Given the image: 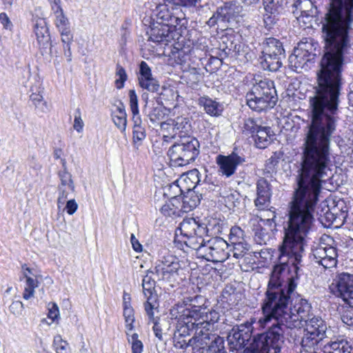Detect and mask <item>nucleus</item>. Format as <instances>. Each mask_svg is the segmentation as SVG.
Wrapping results in <instances>:
<instances>
[{
  "mask_svg": "<svg viewBox=\"0 0 353 353\" xmlns=\"http://www.w3.org/2000/svg\"><path fill=\"white\" fill-rule=\"evenodd\" d=\"M55 15L54 23L58 28L70 25L68 19L64 14L63 10L54 12Z\"/></svg>",
  "mask_w": 353,
  "mask_h": 353,
  "instance_id": "54",
  "label": "nucleus"
},
{
  "mask_svg": "<svg viewBox=\"0 0 353 353\" xmlns=\"http://www.w3.org/2000/svg\"><path fill=\"white\" fill-rule=\"evenodd\" d=\"M155 272L148 271L147 274L143 277L142 281L143 292L146 298L144 303L145 311H149L151 308H158L159 303L157 302V294L155 292V281L150 274H154Z\"/></svg>",
  "mask_w": 353,
  "mask_h": 353,
  "instance_id": "20",
  "label": "nucleus"
},
{
  "mask_svg": "<svg viewBox=\"0 0 353 353\" xmlns=\"http://www.w3.org/2000/svg\"><path fill=\"white\" fill-rule=\"evenodd\" d=\"M234 247V256L236 259L242 257L250 248V245L246 242L236 243L232 244Z\"/></svg>",
  "mask_w": 353,
  "mask_h": 353,
  "instance_id": "50",
  "label": "nucleus"
},
{
  "mask_svg": "<svg viewBox=\"0 0 353 353\" xmlns=\"http://www.w3.org/2000/svg\"><path fill=\"white\" fill-rule=\"evenodd\" d=\"M292 294H290L287 307L281 312L282 313L265 312V308H263L261 309L263 316L259 320V323L262 327H265L268 323L273 321L268 329L270 332L279 334L283 344H284L285 328L292 330L301 327L303 325L302 321L305 322L312 316L310 314L311 305L306 299H301L300 302L294 306V311L296 312V314L292 312L290 306L292 301Z\"/></svg>",
  "mask_w": 353,
  "mask_h": 353,
  "instance_id": "4",
  "label": "nucleus"
},
{
  "mask_svg": "<svg viewBox=\"0 0 353 353\" xmlns=\"http://www.w3.org/2000/svg\"><path fill=\"white\" fill-rule=\"evenodd\" d=\"M223 199L225 206L229 209L239 208L241 203L242 196L239 192L234 190L223 196Z\"/></svg>",
  "mask_w": 353,
  "mask_h": 353,
  "instance_id": "39",
  "label": "nucleus"
},
{
  "mask_svg": "<svg viewBox=\"0 0 353 353\" xmlns=\"http://www.w3.org/2000/svg\"><path fill=\"white\" fill-rule=\"evenodd\" d=\"M223 340L219 336H213V338L207 350L210 353H227L223 350Z\"/></svg>",
  "mask_w": 353,
  "mask_h": 353,
  "instance_id": "44",
  "label": "nucleus"
},
{
  "mask_svg": "<svg viewBox=\"0 0 353 353\" xmlns=\"http://www.w3.org/2000/svg\"><path fill=\"white\" fill-rule=\"evenodd\" d=\"M59 177L61 179V185L62 187H65L66 185L72 190H74V185L73 184V181L71 178V174L68 171H63L59 172Z\"/></svg>",
  "mask_w": 353,
  "mask_h": 353,
  "instance_id": "52",
  "label": "nucleus"
},
{
  "mask_svg": "<svg viewBox=\"0 0 353 353\" xmlns=\"http://www.w3.org/2000/svg\"><path fill=\"white\" fill-rule=\"evenodd\" d=\"M300 161L289 203L288 226L281 245L304 254L314 226V213L332 165V141L337 132L339 105L310 96Z\"/></svg>",
  "mask_w": 353,
  "mask_h": 353,
  "instance_id": "1",
  "label": "nucleus"
},
{
  "mask_svg": "<svg viewBox=\"0 0 353 353\" xmlns=\"http://www.w3.org/2000/svg\"><path fill=\"white\" fill-rule=\"evenodd\" d=\"M192 324L187 325H176V330L174 333L173 343L174 346L176 349L186 350L188 347H192L194 349L196 347H199L203 343L207 344L205 341V339L210 340L208 333H204L202 330L199 332H195V336L189 338L191 333L194 331L192 330Z\"/></svg>",
  "mask_w": 353,
  "mask_h": 353,
  "instance_id": "11",
  "label": "nucleus"
},
{
  "mask_svg": "<svg viewBox=\"0 0 353 353\" xmlns=\"http://www.w3.org/2000/svg\"><path fill=\"white\" fill-rule=\"evenodd\" d=\"M283 345L279 334L267 329L265 332L253 336L250 345L243 350V353H281Z\"/></svg>",
  "mask_w": 353,
  "mask_h": 353,
  "instance_id": "8",
  "label": "nucleus"
},
{
  "mask_svg": "<svg viewBox=\"0 0 353 353\" xmlns=\"http://www.w3.org/2000/svg\"><path fill=\"white\" fill-rule=\"evenodd\" d=\"M243 129L251 134L254 145L259 149L266 148L273 141L274 133L269 126L262 125L261 119L248 118L245 120Z\"/></svg>",
  "mask_w": 353,
  "mask_h": 353,
  "instance_id": "12",
  "label": "nucleus"
},
{
  "mask_svg": "<svg viewBox=\"0 0 353 353\" xmlns=\"http://www.w3.org/2000/svg\"><path fill=\"white\" fill-rule=\"evenodd\" d=\"M130 106L132 113H139L138 97L134 90L129 91Z\"/></svg>",
  "mask_w": 353,
  "mask_h": 353,
  "instance_id": "58",
  "label": "nucleus"
},
{
  "mask_svg": "<svg viewBox=\"0 0 353 353\" xmlns=\"http://www.w3.org/2000/svg\"><path fill=\"white\" fill-rule=\"evenodd\" d=\"M324 348V353H352L353 350L351 343L345 339L331 341Z\"/></svg>",
  "mask_w": 353,
  "mask_h": 353,
  "instance_id": "34",
  "label": "nucleus"
},
{
  "mask_svg": "<svg viewBox=\"0 0 353 353\" xmlns=\"http://www.w3.org/2000/svg\"><path fill=\"white\" fill-rule=\"evenodd\" d=\"M73 127L78 132H81L83 130V121L81 117V110L79 108H77L75 111Z\"/></svg>",
  "mask_w": 353,
  "mask_h": 353,
  "instance_id": "61",
  "label": "nucleus"
},
{
  "mask_svg": "<svg viewBox=\"0 0 353 353\" xmlns=\"http://www.w3.org/2000/svg\"><path fill=\"white\" fill-rule=\"evenodd\" d=\"M0 23L4 29L11 30L13 28V24L6 12L0 13Z\"/></svg>",
  "mask_w": 353,
  "mask_h": 353,
  "instance_id": "63",
  "label": "nucleus"
},
{
  "mask_svg": "<svg viewBox=\"0 0 353 353\" xmlns=\"http://www.w3.org/2000/svg\"><path fill=\"white\" fill-rule=\"evenodd\" d=\"M148 34L149 40L155 43H164L165 45L176 39L175 32H172L170 28L164 23H154Z\"/></svg>",
  "mask_w": 353,
  "mask_h": 353,
  "instance_id": "23",
  "label": "nucleus"
},
{
  "mask_svg": "<svg viewBox=\"0 0 353 353\" xmlns=\"http://www.w3.org/2000/svg\"><path fill=\"white\" fill-rule=\"evenodd\" d=\"M157 309V308H151V310H149L148 312L145 311V313L148 316L149 322H151L154 324L153 331L156 337H157L160 341H162V329L159 322V318L154 317V310Z\"/></svg>",
  "mask_w": 353,
  "mask_h": 353,
  "instance_id": "42",
  "label": "nucleus"
},
{
  "mask_svg": "<svg viewBox=\"0 0 353 353\" xmlns=\"http://www.w3.org/2000/svg\"><path fill=\"white\" fill-rule=\"evenodd\" d=\"M112 121L114 125L122 132H125L127 125V117L112 116Z\"/></svg>",
  "mask_w": 353,
  "mask_h": 353,
  "instance_id": "59",
  "label": "nucleus"
},
{
  "mask_svg": "<svg viewBox=\"0 0 353 353\" xmlns=\"http://www.w3.org/2000/svg\"><path fill=\"white\" fill-rule=\"evenodd\" d=\"M30 100L32 103L37 113H46L49 111L48 105L46 101H44L41 92H32L30 97Z\"/></svg>",
  "mask_w": 353,
  "mask_h": 353,
  "instance_id": "38",
  "label": "nucleus"
},
{
  "mask_svg": "<svg viewBox=\"0 0 353 353\" xmlns=\"http://www.w3.org/2000/svg\"><path fill=\"white\" fill-rule=\"evenodd\" d=\"M115 76L117 77L114 81L116 88L119 90L122 89L128 79V75L124 68L119 63L117 64Z\"/></svg>",
  "mask_w": 353,
  "mask_h": 353,
  "instance_id": "43",
  "label": "nucleus"
},
{
  "mask_svg": "<svg viewBox=\"0 0 353 353\" xmlns=\"http://www.w3.org/2000/svg\"><path fill=\"white\" fill-rule=\"evenodd\" d=\"M257 197L254 201L255 205L260 210L268 208L270 203L272 195L270 184L264 178H261L256 183Z\"/></svg>",
  "mask_w": 353,
  "mask_h": 353,
  "instance_id": "25",
  "label": "nucleus"
},
{
  "mask_svg": "<svg viewBox=\"0 0 353 353\" xmlns=\"http://www.w3.org/2000/svg\"><path fill=\"white\" fill-rule=\"evenodd\" d=\"M220 48L226 56L235 57L241 62L245 63L251 58L250 53L244 54L240 51L241 46L234 34L222 36Z\"/></svg>",
  "mask_w": 353,
  "mask_h": 353,
  "instance_id": "18",
  "label": "nucleus"
},
{
  "mask_svg": "<svg viewBox=\"0 0 353 353\" xmlns=\"http://www.w3.org/2000/svg\"><path fill=\"white\" fill-rule=\"evenodd\" d=\"M294 8L299 10L300 17L309 18L316 13V8L311 0H296L292 4Z\"/></svg>",
  "mask_w": 353,
  "mask_h": 353,
  "instance_id": "37",
  "label": "nucleus"
},
{
  "mask_svg": "<svg viewBox=\"0 0 353 353\" xmlns=\"http://www.w3.org/2000/svg\"><path fill=\"white\" fill-rule=\"evenodd\" d=\"M190 303H187L185 300L179 301L171 307L169 315L172 319L177 321L176 325H186L190 314L189 307Z\"/></svg>",
  "mask_w": 353,
  "mask_h": 353,
  "instance_id": "26",
  "label": "nucleus"
},
{
  "mask_svg": "<svg viewBox=\"0 0 353 353\" xmlns=\"http://www.w3.org/2000/svg\"><path fill=\"white\" fill-rule=\"evenodd\" d=\"M261 59H262L261 63L264 70L276 72L282 66L285 55L263 54Z\"/></svg>",
  "mask_w": 353,
  "mask_h": 353,
  "instance_id": "33",
  "label": "nucleus"
},
{
  "mask_svg": "<svg viewBox=\"0 0 353 353\" xmlns=\"http://www.w3.org/2000/svg\"><path fill=\"white\" fill-rule=\"evenodd\" d=\"M252 325L249 323L233 326L228 334L230 350L233 352L244 350L252 337Z\"/></svg>",
  "mask_w": 353,
  "mask_h": 353,
  "instance_id": "13",
  "label": "nucleus"
},
{
  "mask_svg": "<svg viewBox=\"0 0 353 353\" xmlns=\"http://www.w3.org/2000/svg\"><path fill=\"white\" fill-rule=\"evenodd\" d=\"M58 30L61 34L62 43H68L73 41V34L71 32L70 25L61 27V28H58Z\"/></svg>",
  "mask_w": 353,
  "mask_h": 353,
  "instance_id": "55",
  "label": "nucleus"
},
{
  "mask_svg": "<svg viewBox=\"0 0 353 353\" xmlns=\"http://www.w3.org/2000/svg\"><path fill=\"white\" fill-rule=\"evenodd\" d=\"M252 230L254 233V241L257 244L265 245L270 239V228H267L259 223V221L255 219L252 223Z\"/></svg>",
  "mask_w": 353,
  "mask_h": 353,
  "instance_id": "35",
  "label": "nucleus"
},
{
  "mask_svg": "<svg viewBox=\"0 0 353 353\" xmlns=\"http://www.w3.org/2000/svg\"><path fill=\"white\" fill-rule=\"evenodd\" d=\"M201 0H164L165 3L183 7H195Z\"/></svg>",
  "mask_w": 353,
  "mask_h": 353,
  "instance_id": "53",
  "label": "nucleus"
},
{
  "mask_svg": "<svg viewBox=\"0 0 353 353\" xmlns=\"http://www.w3.org/2000/svg\"><path fill=\"white\" fill-rule=\"evenodd\" d=\"M59 195L57 199V206L58 208H61L62 205H63L67 201L68 192L65 190V188L62 186L59 187Z\"/></svg>",
  "mask_w": 353,
  "mask_h": 353,
  "instance_id": "62",
  "label": "nucleus"
},
{
  "mask_svg": "<svg viewBox=\"0 0 353 353\" xmlns=\"http://www.w3.org/2000/svg\"><path fill=\"white\" fill-rule=\"evenodd\" d=\"M305 331L324 339L326 336L327 325L319 316H312L305 321Z\"/></svg>",
  "mask_w": 353,
  "mask_h": 353,
  "instance_id": "27",
  "label": "nucleus"
},
{
  "mask_svg": "<svg viewBox=\"0 0 353 353\" xmlns=\"http://www.w3.org/2000/svg\"><path fill=\"white\" fill-rule=\"evenodd\" d=\"M172 124V137L179 135L181 138L185 137L191 132L192 125L190 119L186 117H177L171 122Z\"/></svg>",
  "mask_w": 353,
  "mask_h": 353,
  "instance_id": "30",
  "label": "nucleus"
},
{
  "mask_svg": "<svg viewBox=\"0 0 353 353\" xmlns=\"http://www.w3.org/2000/svg\"><path fill=\"white\" fill-rule=\"evenodd\" d=\"M170 190L173 191L174 195L172 196L171 199L161 208V212L164 216L172 218L181 216L184 212L181 206V197L176 194L181 193L183 190L176 183L170 185Z\"/></svg>",
  "mask_w": 353,
  "mask_h": 353,
  "instance_id": "19",
  "label": "nucleus"
},
{
  "mask_svg": "<svg viewBox=\"0 0 353 353\" xmlns=\"http://www.w3.org/2000/svg\"><path fill=\"white\" fill-rule=\"evenodd\" d=\"M178 230L180 231L185 245L193 250L202 245L206 238L209 237L206 225L192 217L184 219L179 224Z\"/></svg>",
  "mask_w": 353,
  "mask_h": 353,
  "instance_id": "7",
  "label": "nucleus"
},
{
  "mask_svg": "<svg viewBox=\"0 0 353 353\" xmlns=\"http://www.w3.org/2000/svg\"><path fill=\"white\" fill-rule=\"evenodd\" d=\"M262 54L285 55L283 43L273 37L266 38L261 43Z\"/></svg>",
  "mask_w": 353,
  "mask_h": 353,
  "instance_id": "31",
  "label": "nucleus"
},
{
  "mask_svg": "<svg viewBox=\"0 0 353 353\" xmlns=\"http://www.w3.org/2000/svg\"><path fill=\"white\" fill-rule=\"evenodd\" d=\"M325 207L327 208L326 211L324 212V209L323 208L321 212L319 213V219L323 224L330 225L336 221L337 216L334 212L330 211L328 205H325Z\"/></svg>",
  "mask_w": 353,
  "mask_h": 353,
  "instance_id": "47",
  "label": "nucleus"
},
{
  "mask_svg": "<svg viewBox=\"0 0 353 353\" xmlns=\"http://www.w3.org/2000/svg\"><path fill=\"white\" fill-rule=\"evenodd\" d=\"M190 314L188 316V324H192V330L199 332V328L203 327L209 330L208 326L214 325L220 319L219 312L215 310L210 309L208 306L190 303L189 307Z\"/></svg>",
  "mask_w": 353,
  "mask_h": 353,
  "instance_id": "10",
  "label": "nucleus"
},
{
  "mask_svg": "<svg viewBox=\"0 0 353 353\" xmlns=\"http://www.w3.org/2000/svg\"><path fill=\"white\" fill-rule=\"evenodd\" d=\"M167 4H159L154 10V14L157 17V23H165L170 15L172 14L168 8Z\"/></svg>",
  "mask_w": 353,
  "mask_h": 353,
  "instance_id": "40",
  "label": "nucleus"
},
{
  "mask_svg": "<svg viewBox=\"0 0 353 353\" xmlns=\"http://www.w3.org/2000/svg\"><path fill=\"white\" fill-rule=\"evenodd\" d=\"M315 54L310 52L307 50L302 48H297L294 50V52L290 55L288 61L290 67L294 70L303 69L307 65V63L314 59Z\"/></svg>",
  "mask_w": 353,
  "mask_h": 353,
  "instance_id": "24",
  "label": "nucleus"
},
{
  "mask_svg": "<svg viewBox=\"0 0 353 353\" xmlns=\"http://www.w3.org/2000/svg\"><path fill=\"white\" fill-rule=\"evenodd\" d=\"M229 240L232 244L245 242L244 239V231L239 226H233L230 229Z\"/></svg>",
  "mask_w": 353,
  "mask_h": 353,
  "instance_id": "46",
  "label": "nucleus"
},
{
  "mask_svg": "<svg viewBox=\"0 0 353 353\" xmlns=\"http://www.w3.org/2000/svg\"><path fill=\"white\" fill-rule=\"evenodd\" d=\"M303 254L279 245L276 263L273 266L264 296L261 302V310L265 312L282 313L289 302L290 294L297 287Z\"/></svg>",
  "mask_w": 353,
  "mask_h": 353,
  "instance_id": "3",
  "label": "nucleus"
},
{
  "mask_svg": "<svg viewBox=\"0 0 353 353\" xmlns=\"http://www.w3.org/2000/svg\"><path fill=\"white\" fill-rule=\"evenodd\" d=\"M123 317L125 319V327L127 329L126 334L129 335V332L134 330V323L135 321L134 310L133 307L123 310Z\"/></svg>",
  "mask_w": 353,
  "mask_h": 353,
  "instance_id": "45",
  "label": "nucleus"
},
{
  "mask_svg": "<svg viewBox=\"0 0 353 353\" xmlns=\"http://www.w3.org/2000/svg\"><path fill=\"white\" fill-rule=\"evenodd\" d=\"M179 261L175 256L168 254L163 256V258L159 261V263L155 267L165 268L166 266L174 265V263H178Z\"/></svg>",
  "mask_w": 353,
  "mask_h": 353,
  "instance_id": "56",
  "label": "nucleus"
},
{
  "mask_svg": "<svg viewBox=\"0 0 353 353\" xmlns=\"http://www.w3.org/2000/svg\"><path fill=\"white\" fill-rule=\"evenodd\" d=\"M323 339L316 336L314 334L311 332H307L304 330V334L301 337V339H294V343L295 345H300L302 348L305 350V351L308 352L309 350L314 348L315 345H316Z\"/></svg>",
  "mask_w": 353,
  "mask_h": 353,
  "instance_id": "36",
  "label": "nucleus"
},
{
  "mask_svg": "<svg viewBox=\"0 0 353 353\" xmlns=\"http://www.w3.org/2000/svg\"><path fill=\"white\" fill-rule=\"evenodd\" d=\"M245 101L251 110L258 112L273 108L278 101L274 81L264 79L253 84L246 93Z\"/></svg>",
  "mask_w": 353,
  "mask_h": 353,
  "instance_id": "5",
  "label": "nucleus"
},
{
  "mask_svg": "<svg viewBox=\"0 0 353 353\" xmlns=\"http://www.w3.org/2000/svg\"><path fill=\"white\" fill-rule=\"evenodd\" d=\"M154 271L159 280L166 281H172L175 279V277L178 275L177 272L163 270L162 269H156Z\"/></svg>",
  "mask_w": 353,
  "mask_h": 353,
  "instance_id": "51",
  "label": "nucleus"
},
{
  "mask_svg": "<svg viewBox=\"0 0 353 353\" xmlns=\"http://www.w3.org/2000/svg\"><path fill=\"white\" fill-rule=\"evenodd\" d=\"M133 141L134 143L142 141L146 137L145 129L144 126L133 127Z\"/></svg>",
  "mask_w": 353,
  "mask_h": 353,
  "instance_id": "57",
  "label": "nucleus"
},
{
  "mask_svg": "<svg viewBox=\"0 0 353 353\" xmlns=\"http://www.w3.org/2000/svg\"><path fill=\"white\" fill-rule=\"evenodd\" d=\"M245 161V155L237 148H234L228 156L220 154L216 157V163L219 166V172L226 177L233 175L237 166L242 165Z\"/></svg>",
  "mask_w": 353,
  "mask_h": 353,
  "instance_id": "15",
  "label": "nucleus"
},
{
  "mask_svg": "<svg viewBox=\"0 0 353 353\" xmlns=\"http://www.w3.org/2000/svg\"><path fill=\"white\" fill-rule=\"evenodd\" d=\"M228 243L220 237L210 238L204 241L202 245L196 248L199 257L214 263H221L228 259Z\"/></svg>",
  "mask_w": 353,
  "mask_h": 353,
  "instance_id": "9",
  "label": "nucleus"
},
{
  "mask_svg": "<svg viewBox=\"0 0 353 353\" xmlns=\"http://www.w3.org/2000/svg\"><path fill=\"white\" fill-rule=\"evenodd\" d=\"M138 80L139 85L143 89L151 92H156L159 90V81L152 77L150 68L144 61L139 64Z\"/></svg>",
  "mask_w": 353,
  "mask_h": 353,
  "instance_id": "21",
  "label": "nucleus"
},
{
  "mask_svg": "<svg viewBox=\"0 0 353 353\" xmlns=\"http://www.w3.org/2000/svg\"><path fill=\"white\" fill-rule=\"evenodd\" d=\"M321 23L325 52L310 96L339 105L344 54L351 46L353 0H328Z\"/></svg>",
  "mask_w": 353,
  "mask_h": 353,
  "instance_id": "2",
  "label": "nucleus"
},
{
  "mask_svg": "<svg viewBox=\"0 0 353 353\" xmlns=\"http://www.w3.org/2000/svg\"><path fill=\"white\" fill-rule=\"evenodd\" d=\"M200 143L199 141L191 137L185 138L173 144L168 151L172 165L174 166H185L194 162L199 154Z\"/></svg>",
  "mask_w": 353,
  "mask_h": 353,
  "instance_id": "6",
  "label": "nucleus"
},
{
  "mask_svg": "<svg viewBox=\"0 0 353 353\" xmlns=\"http://www.w3.org/2000/svg\"><path fill=\"white\" fill-rule=\"evenodd\" d=\"M199 105L203 107L205 112L210 116L218 117L223 110V105L209 97H201L199 99Z\"/></svg>",
  "mask_w": 353,
  "mask_h": 353,
  "instance_id": "32",
  "label": "nucleus"
},
{
  "mask_svg": "<svg viewBox=\"0 0 353 353\" xmlns=\"http://www.w3.org/2000/svg\"><path fill=\"white\" fill-rule=\"evenodd\" d=\"M341 321L347 325L350 328L353 330V313L350 312H344L341 315Z\"/></svg>",
  "mask_w": 353,
  "mask_h": 353,
  "instance_id": "64",
  "label": "nucleus"
},
{
  "mask_svg": "<svg viewBox=\"0 0 353 353\" xmlns=\"http://www.w3.org/2000/svg\"><path fill=\"white\" fill-rule=\"evenodd\" d=\"M23 275L26 279V286L23 293V298L28 300L34 296V289L38 286V281L37 279L30 277L26 272H23Z\"/></svg>",
  "mask_w": 353,
  "mask_h": 353,
  "instance_id": "41",
  "label": "nucleus"
},
{
  "mask_svg": "<svg viewBox=\"0 0 353 353\" xmlns=\"http://www.w3.org/2000/svg\"><path fill=\"white\" fill-rule=\"evenodd\" d=\"M34 33L40 48H46L49 44L50 37L46 21L39 19L34 24Z\"/></svg>",
  "mask_w": 353,
  "mask_h": 353,
  "instance_id": "29",
  "label": "nucleus"
},
{
  "mask_svg": "<svg viewBox=\"0 0 353 353\" xmlns=\"http://www.w3.org/2000/svg\"><path fill=\"white\" fill-rule=\"evenodd\" d=\"M196 188L194 185L192 189L188 188L186 194L181 198V206L184 212L192 210L200 203L201 194L195 191Z\"/></svg>",
  "mask_w": 353,
  "mask_h": 353,
  "instance_id": "28",
  "label": "nucleus"
},
{
  "mask_svg": "<svg viewBox=\"0 0 353 353\" xmlns=\"http://www.w3.org/2000/svg\"><path fill=\"white\" fill-rule=\"evenodd\" d=\"M332 285H334L336 295L353 307V274L347 272L338 274Z\"/></svg>",
  "mask_w": 353,
  "mask_h": 353,
  "instance_id": "14",
  "label": "nucleus"
},
{
  "mask_svg": "<svg viewBox=\"0 0 353 353\" xmlns=\"http://www.w3.org/2000/svg\"><path fill=\"white\" fill-rule=\"evenodd\" d=\"M312 255L315 263L328 269L336 265L338 260L337 250L335 247L321 244L312 249Z\"/></svg>",
  "mask_w": 353,
  "mask_h": 353,
  "instance_id": "17",
  "label": "nucleus"
},
{
  "mask_svg": "<svg viewBox=\"0 0 353 353\" xmlns=\"http://www.w3.org/2000/svg\"><path fill=\"white\" fill-rule=\"evenodd\" d=\"M287 4V0H263V22L268 30H271L277 23Z\"/></svg>",
  "mask_w": 353,
  "mask_h": 353,
  "instance_id": "16",
  "label": "nucleus"
},
{
  "mask_svg": "<svg viewBox=\"0 0 353 353\" xmlns=\"http://www.w3.org/2000/svg\"><path fill=\"white\" fill-rule=\"evenodd\" d=\"M165 109L162 107H157L153 108L148 114L150 120L152 123H155L163 120L165 116Z\"/></svg>",
  "mask_w": 353,
  "mask_h": 353,
  "instance_id": "48",
  "label": "nucleus"
},
{
  "mask_svg": "<svg viewBox=\"0 0 353 353\" xmlns=\"http://www.w3.org/2000/svg\"><path fill=\"white\" fill-rule=\"evenodd\" d=\"M217 11L221 23H226L228 27L233 26L239 17L241 7L236 2L229 1L218 8Z\"/></svg>",
  "mask_w": 353,
  "mask_h": 353,
  "instance_id": "22",
  "label": "nucleus"
},
{
  "mask_svg": "<svg viewBox=\"0 0 353 353\" xmlns=\"http://www.w3.org/2000/svg\"><path fill=\"white\" fill-rule=\"evenodd\" d=\"M54 345L57 353H70L68 343L63 340L60 335L54 338Z\"/></svg>",
  "mask_w": 353,
  "mask_h": 353,
  "instance_id": "49",
  "label": "nucleus"
},
{
  "mask_svg": "<svg viewBox=\"0 0 353 353\" xmlns=\"http://www.w3.org/2000/svg\"><path fill=\"white\" fill-rule=\"evenodd\" d=\"M176 21H177V16H176L174 14L172 13L170 15V19H168V21H166V23H164V25L170 27L172 32H175V37H177L176 39H179V37L178 36L179 32H177V29H176V27L178 26V23L176 22Z\"/></svg>",
  "mask_w": 353,
  "mask_h": 353,
  "instance_id": "60",
  "label": "nucleus"
}]
</instances>
